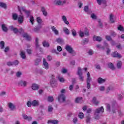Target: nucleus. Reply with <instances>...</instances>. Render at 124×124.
Wrapping results in <instances>:
<instances>
[{"instance_id":"1","label":"nucleus","mask_w":124,"mask_h":124,"mask_svg":"<svg viewBox=\"0 0 124 124\" xmlns=\"http://www.w3.org/2000/svg\"><path fill=\"white\" fill-rule=\"evenodd\" d=\"M104 112V108H103V107L97 108L94 112V118L95 120H98V119H99V114H100V113H103Z\"/></svg>"},{"instance_id":"2","label":"nucleus","mask_w":124,"mask_h":124,"mask_svg":"<svg viewBox=\"0 0 124 124\" xmlns=\"http://www.w3.org/2000/svg\"><path fill=\"white\" fill-rule=\"evenodd\" d=\"M58 99L60 103H64L66 101V97L63 93H61L58 95Z\"/></svg>"},{"instance_id":"3","label":"nucleus","mask_w":124,"mask_h":124,"mask_svg":"<svg viewBox=\"0 0 124 124\" xmlns=\"http://www.w3.org/2000/svg\"><path fill=\"white\" fill-rule=\"evenodd\" d=\"M17 8L18 9V11H19L21 14H22V11H23V12H25V13L27 15V17L30 16V11L26 10V8L25 7H20V6H18Z\"/></svg>"},{"instance_id":"4","label":"nucleus","mask_w":124,"mask_h":124,"mask_svg":"<svg viewBox=\"0 0 124 124\" xmlns=\"http://www.w3.org/2000/svg\"><path fill=\"white\" fill-rule=\"evenodd\" d=\"M65 49L67 52H68V53L71 54L72 56H75V55H76L75 51L73 50V49L69 45L66 46Z\"/></svg>"},{"instance_id":"5","label":"nucleus","mask_w":124,"mask_h":124,"mask_svg":"<svg viewBox=\"0 0 124 124\" xmlns=\"http://www.w3.org/2000/svg\"><path fill=\"white\" fill-rule=\"evenodd\" d=\"M77 74L79 76V79L81 82H83L84 81V77H83V73H82V69L81 67H78V71L77 72Z\"/></svg>"},{"instance_id":"6","label":"nucleus","mask_w":124,"mask_h":124,"mask_svg":"<svg viewBox=\"0 0 124 124\" xmlns=\"http://www.w3.org/2000/svg\"><path fill=\"white\" fill-rule=\"evenodd\" d=\"M54 2L56 5H63L65 4L66 1L65 0H55Z\"/></svg>"},{"instance_id":"7","label":"nucleus","mask_w":124,"mask_h":124,"mask_svg":"<svg viewBox=\"0 0 124 124\" xmlns=\"http://www.w3.org/2000/svg\"><path fill=\"white\" fill-rule=\"evenodd\" d=\"M18 85L21 86V87H27V85H28V82L26 81L21 80L18 82Z\"/></svg>"},{"instance_id":"8","label":"nucleus","mask_w":124,"mask_h":124,"mask_svg":"<svg viewBox=\"0 0 124 124\" xmlns=\"http://www.w3.org/2000/svg\"><path fill=\"white\" fill-rule=\"evenodd\" d=\"M23 36L24 38H26V40L28 41H31V37L27 33L23 34Z\"/></svg>"},{"instance_id":"9","label":"nucleus","mask_w":124,"mask_h":124,"mask_svg":"<svg viewBox=\"0 0 124 124\" xmlns=\"http://www.w3.org/2000/svg\"><path fill=\"white\" fill-rule=\"evenodd\" d=\"M111 55L113 58H119V59L122 58V55H121V54H120V53H118L117 51L112 53Z\"/></svg>"},{"instance_id":"10","label":"nucleus","mask_w":124,"mask_h":124,"mask_svg":"<svg viewBox=\"0 0 124 124\" xmlns=\"http://www.w3.org/2000/svg\"><path fill=\"white\" fill-rule=\"evenodd\" d=\"M43 63L45 68L46 69H49V64L47 63V61H46V60L44 58L43 59Z\"/></svg>"},{"instance_id":"11","label":"nucleus","mask_w":124,"mask_h":124,"mask_svg":"<svg viewBox=\"0 0 124 124\" xmlns=\"http://www.w3.org/2000/svg\"><path fill=\"white\" fill-rule=\"evenodd\" d=\"M83 101L84 100L83 99V97H78L76 98L75 99L76 103H83Z\"/></svg>"},{"instance_id":"12","label":"nucleus","mask_w":124,"mask_h":124,"mask_svg":"<svg viewBox=\"0 0 124 124\" xmlns=\"http://www.w3.org/2000/svg\"><path fill=\"white\" fill-rule=\"evenodd\" d=\"M51 29L56 35H59V31L55 26H51Z\"/></svg>"},{"instance_id":"13","label":"nucleus","mask_w":124,"mask_h":124,"mask_svg":"<svg viewBox=\"0 0 124 124\" xmlns=\"http://www.w3.org/2000/svg\"><path fill=\"white\" fill-rule=\"evenodd\" d=\"M93 41H98L99 42H100L102 40V38L99 36L94 35L93 36Z\"/></svg>"},{"instance_id":"14","label":"nucleus","mask_w":124,"mask_h":124,"mask_svg":"<svg viewBox=\"0 0 124 124\" xmlns=\"http://www.w3.org/2000/svg\"><path fill=\"white\" fill-rule=\"evenodd\" d=\"M31 89L32 90H33V91H37V90L39 89V85L35 83L32 84L31 86Z\"/></svg>"},{"instance_id":"15","label":"nucleus","mask_w":124,"mask_h":124,"mask_svg":"<svg viewBox=\"0 0 124 124\" xmlns=\"http://www.w3.org/2000/svg\"><path fill=\"white\" fill-rule=\"evenodd\" d=\"M97 82L98 84H103V83H105V82H106V79L99 78L97 79Z\"/></svg>"},{"instance_id":"16","label":"nucleus","mask_w":124,"mask_h":124,"mask_svg":"<svg viewBox=\"0 0 124 124\" xmlns=\"http://www.w3.org/2000/svg\"><path fill=\"white\" fill-rule=\"evenodd\" d=\"M108 68H110V69H111V70H115L116 69L115 68V66H114V64L112 62H109L108 64Z\"/></svg>"},{"instance_id":"17","label":"nucleus","mask_w":124,"mask_h":124,"mask_svg":"<svg viewBox=\"0 0 124 124\" xmlns=\"http://www.w3.org/2000/svg\"><path fill=\"white\" fill-rule=\"evenodd\" d=\"M1 29L3 31H4L5 32H7L8 31V28H7L6 25L4 24L1 25Z\"/></svg>"},{"instance_id":"18","label":"nucleus","mask_w":124,"mask_h":124,"mask_svg":"<svg viewBox=\"0 0 124 124\" xmlns=\"http://www.w3.org/2000/svg\"><path fill=\"white\" fill-rule=\"evenodd\" d=\"M32 106L36 107L39 105V102L36 100H33L31 102Z\"/></svg>"},{"instance_id":"19","label":"nucleus","mask_w":124,"mask_h":124,"mask_svg":"<svg viewBox=\"0 0 124 124\" xmlns=\"http://www.w3.org/2000/svg\"><path fill=\"white\" fill-rule=\"evenodd\" d=\"M63 31L65 34H66L67 35H69V34H70V31L66 27H64L63 29Z\"/></svg>"},{"instance_id":"20","label":"nucleus","mask_w":124,"mask_h":124,"mask_svg":"<svg viewBox=\"0 0 124 124\" xmlns=\"http://www.w3.org/2000/svg\"><path fill=\"white\" fill-rule=\"evenodd\" d=\"M8 107L12 111H13V110L15 109V105H14V104H13L12 103H8Z\"/></svg>"},{"instance_id":"21","label":"nucleus","mask_w":124,"mask_h":124,"mask_svg":"<svg viewBox=\"0 0 124 124\" xmlns=\"http://www.w3.org/2000/svg\"><path fill=\"white\" fill-rule=\"evenodd\" d=\"M89 38H85L82 41L81 44L83 46L86 45V44H88V43H89Z\"/></svg>"},{"instance_id":"22","label":"nucleus","mask_w":124,"mask_h":124,"mask_svg":"<svg viewBox=\"0 0 124 124\" xmlns=\"http://www.w3.org/2000/svg\"><path fill=\"white\" fill-rule=\"evenodd\" d=\"M47 124H59V121L53 120H48L47 122Z\"/></svg>"},{"instance_id":"23","label":"nucleus","mask_w":124,"mask_h":124,"mask_svg":"<svg viewBox=\"0 0 124 124\" xmlns=\"http://www.w3.org/2000/svg\"><path fill=\"white\" fill-rule=\"evenodd\" d=\"M42 27L41 26H38L34 27L33 29V31L35 32H38L39 31H40V29H41Z\"/></svg>"},{"instance_id":"24","label":"nucleus","mask_w":124,"mask_h":124,"mask_svg":"<svg viewBox=\"0 0 124 124\" xmlns=\"http://www.w3.org/2000/svg\"><path fill=\"white\" fill-rule=\"evenodd\" d=\"M10 29L12 31H13L14 33L16 34V33H17L18 32H19V30H18V29L16 28H14V27H13V26H10Z\"/></svg>"},{"instance_id":"25","label":"nucleus","mask_w":124,"mask_h":124,"mask_svg":"<svg viewBox=\"0 0 124 124\" xmlns=\"http://www.w3.org/2000/svg\"><path fill=\"white\" fill-rule=\"evenodd\" d=\"M62 19L63 22H64V23L66 24V25H69V22L67 21V19H66V16H62Z\"/></svg>"},{"instance_id":"26","label":"nucleus","mask_w":124,"mask_h":124,"mask_svg":"<svg viewBox=\"0 0 124 124\" xmlns=\"http://www.w3.org/2000/svg\"><path fill=\"white\" fill-rule=\"evenodd\" d=\"M41 11L44 16H47L48 14L47 13V11H46V10L45 9V8L44 7H41Z\"/></svg>"},{"instance_id":"27","label":"nucleus","mask_w":124,"mask_h":124,"mask_svg":"<svg viewBox=\"0 0 124 124\" xmlns=\"http://www.w3.org/2000/svg\"><path fill=\"white\" fill-rule=\"evenodd\" d=\"M92 102L95 105H98V104L99 103V101H98L97 100H96V98L95 97H94L93 98Z\"/></svg>"},{"instance_id":"28","label":"nucleus","mask_w":124,"mask_h":124,"mask_svg":"<svg viewBox=\"0 0 124 124\" xmlns=\"http://www.w3.org/2000/svg\"><path fill=\"white\" fill-rule=\"evenodd\" d=\"M56 41L57 43H59V44H63V40L61 38L56 39Z\"/></svg>"},{"instance_id":"29","label":"nucleus","mask_w":124,"mask_h":124,"mask_svg":"<svg viewBox=\"0 0 124 124\" xmlns=\"http://www.w3.org/2000/svg\"><path fill=\"white\" fill-rule=\"evenodd\" d=\"M18 21L19 24H22L24 22V17L22 16H19L18 17Z\"/></svg>"},{"instance_id":"30","label":"nucleus","mask_w":124,"mask_h":124,"mask_svg":"<svg viewBox=\"0 0 124 124\" xmlns=\"http://www.w3.org/2000/svg\"><path fill=\"white\" fill-rule=\"evenodd\" d=\"M43 46H44V47H49L50 46V44H49L48 42H47L46 41H44L42 43Z\"/></svg>"},{"instance_id":"31","label":"nucleus","mask_w":124,"mask_h":124,"mask_svg":"<svg viewBox=\"0 0 124 124\" xmlns=\"http://www.w3.org/2000/svg\"><path fill=\"white\" fill-rule=\"evenodd\" d=\"M109 20L111 23H115V19H114V15L111 14L109 16Z\"/></svg>"},{"instance_id":"32","label":"nucleus","mask_w":124,"mask_h":124,"mask_svg":"<svg viewBox=\"0 0 124 124\" xmlns=\"http://www.w3.org/2000/svg\"><path fill=\"white\" fill-rule=\"evenodd\" d=\"M36 49H39L40 52H43L42 48L40 47V46L38 43H35Z\"/></svg>"},{"instance_id":"33","label":"nucleus","mask_w":124,"mask_h":124,"mask_svg":"<svg viewBox=\"0 0 124 124\" xmlns=\"http://www.w3.org/2000/svg\"><path fill=\"white\" fill-rule=\"evenodd\" d=\"M36 20L38 25H40L42 24V19L40 17H37Z\"/></svg>"},{"instance_id":"34","label":"nucleus","mask_w":124,"mask_h":124,"mask_svg":"<svg viewBox=\"0 0 124 124\" xmlns=\"http://www.w3.org/2000/svg\"><path fill=\"white\" fill-rule=\"evenodd\" d=\"M20 56L22 58V59H23L24 60H25V59H26V54L25 53V52L23 51H21L20 53Z\"/></svg>"},{"instance_id":"35","label":"nucleus","mask_w":124,"mask_h":124,"mask_svg":"<svg viewBox=\"0 0 124 124\" xmlns=\"http://www.w3.org/2000/svg\"><path fill=\"white\" fill-rule=\"evenodd\" d=\"M78 34L80 37H84L85 35V33L83 32V31H82V30H80L78 31Z\"/></svg>"},{"instance_id":"36","label":"nucleus","mask_w":124,"mask_h":124,"mask_svg":"<svg viewBox=\"0 0 124 124\" xmlns=\"http://www.w3.org/2000/svg\"><path fill=\"white\" fill-rule=\"evenodd\" d=\"M0 6L3 8H4L5 9H6L7 6L5 3L0 2Z\"/></svg>"},{"instance_id":"37","label":"nucleus","mask_w":124,"mask_h":124,"mask_svg":"<svg viewBox=\"0 0 124 124\" xmlns=\"http://www.w3.org/2000/svg\"><path fill=\"white\" fill-rule=\"evenodd\" d=\"M84 34L87 36H89L90 35V33H89V30L88 29L85 28L84 30Z\"/></svg>"},{"instance_id":"38","label":"nucleus","mask_w":124,"mask_h":124,"mask_svg":"<svg viewBox=\"0 0 124 124\" xmlns=\"http://www.w3.org/2000/svg\"><path fill=\"white\" fill-rule=\"evenodd\" d=\"M122 62L121 61H119L118 62L117 64V67L118 69H121V67H122Z\"/></svg>"},{"instance_id":"39","label":"nucleus","mask_w":124,"mask_h":124,"mask_svg":"<svg viewBox=\"0 0 124 124\" xmlns=\"http://www.w3.org/2000/svg\"><path fill=\"white\" fill-rule=\"evenodd\" d=\"M47 101L49 102H53L54 101V97L52 96H48L47 98Z\"/></svg>"},{"instance_id":"40","label":"nucleus","mask_w":124,"mask_h":124,"mask_svg":"<svg viewBox=\"0 0 124 124\" xmlns=\"http://www.w3.org/2000/svg\"><path fill=\"white\" fill-rule=\"evenodd\" d=\"M4 42L3 41H1L0 42V49H3L4 48Z\"/></svg>"},{"instance_id":"41","label":"nucleus","mask_w":124,"mask_h":124,"mask_svg":"<svg viewBox=\"0 0 124 124\" xmlns=\"http://www.w3.org/2000/svg\"><path fill=\"white\" fill-rule=\"evenodd\" d=\"M13 19L14 20H17V19H18V15L17 14H13Z\"/></svg>"},{"instance_id":"42","label":"nucleus","mask_w":124,"mask_h":124,"mask_svg":"<svg viewBox=\"0 0 124 124\" xmlns=\"http://www.w3.org/2000/svg\"><path fill=\"white\" fill-rule=\"evenodd\" d=\"M41 60L40 59H37L35 61V65H38V64H39V62H41Z\"/></svg>"},{"instance_id":"43","label":"nucleus","mask_w":124,"mask_h":124,"mask_svg":"<svg viewBox=\"0 0 124 124\" xmlns=\"http://www.w3.org/2000/svg\"><path fill=\"white\" fill-rule=\"evenodd\" d=\"M18 64H19V62H18L17 60H16L13 62V66H16V65H18Z\"/></svg>"},{"instance_id":"44","label":"nucleus","mask_w":124,"mask_h":124,"mask_svg":"<svg viewBox=\"0 0 124 124\" xmlns=\"http://www.w3.org/2000/svg\"><path fill=\"white\" fill-rule=\"evenodd\" d=\"M84 10L85 12H86L87 13H88L89 11H90V9H89V6H85Z\"/></svg>"},{"instance_id":"45","label":"nucleus","mask_w":124,"mask_h":124,"mask_svg":"<svg viewBox=\"0 0 124 124\" xmlns=\"http://www.w3.org/2000/svg\"><path fill=\"white\" fill-rule=\"evenodd\" d=\"M72 34L73 35V36H76L77 34V32H76V30L73 29L72 30Z\"/></svg>"},{"instance_id":"46","label":"nucleus","mask_w":124,"mask_h":124,"mask_svg":"<svg viewBox=\"0 0 124 124\" xmlns=\"http://www.w3.org/2000/svg\"><path fill=\"white\" fill-rule=\"evenodd\" d=\"M73 116H74V114H73V113L71 112H69L67 114V117H68V118H71V117H72Z\"/></svg>"},{"instance_id":"47","label":"nucleus","mask_w":124,"mask_h":124,"mask_svg":"<svg viewBox=\"0 0 124 124\" xmlns=\"http://www.w3.org/2000/svg\"><path fill=\"white\" fill-rule=\"evenodd\" d=\"M30 22L32 24V25H33V22H34V18H33V16H30Z\"/></svg>"},{"instance_id":"48","label":"nucleus","mask_w":124,"mask_h":124,"mask_svg":"<svg viewBox=\"0 0 124 124\" xmlns=\"http://www.w3.org/2000/svg\"><path fill=\"white\" fill-rule=\"evenodd\" d=\"M94 66L95 67V68H96V69H98V70H100V69H101V67H100V65L98 64H95Z\"/></svg>"},{"instance_id":"49","label":"nucleus","mask_w":124,"mask_h":124,"mask_svg":"<svg viewBox=\"0 0 124 124\" xmlns=\"http://www.w3.org/2000/svg\"><path fill=\"white\" fill-rule=\"evenodd\" d=\"M78 117L79 118V119H83L84 118V113H83L82 112H80L78 114Z\"/></svg>"},{"instance_id":"50","label":"nucleus","mask_w":124,"mask_h":124,"mask_svg":"<svg viewBox=\"0 0 124 124\" xmlns=\"http://www.w3.org/2000/svg\"><path fill=\"white\" fill-rule=\"evenodd\" d=\"M96 47L98 49H103V50H104V46H101V45H96Z\"/></svg>"},{"instance_id":"51","label":"nucleus","mask_w":124,"mask_h":124,"mask_svg":"<svg viewBox=\"0 0 124 124\" xmlns=\"http://www.w3.org/2000/svg\"><path fill=\"white\" fill-rule=\"evenodd\" d=\"M106 39H107V40H108V41H111V40H112V38H111V36H110L109 35H106Z\"/></svg>"},{"instance_id":"52","label":"nucleus","mask_w":124,"mask_h":124,"mask_svg":"<svg viewBox=\"0 0 124 124\" xmlns=\"http://www.w3.org/2000/svg\"><path fill=\"white\" fill-rule=\"evenodd\" d=\"M99 90L101 92H104V91H105V87L104 86H100Z\"/></svg>"},{"instance_id":"53","label":"nucleus","mask_w":124,"mask_h":124,"mask_svg":"<svg viewBox=\"0 0 124 124\" xmlns=\"http://www.w3.org/2000/svg\"><path fill=\"white\" fill-rule=\"evenodd\" d=\"M118 30L119 31H124V28L122 26H119L118 28Z\"/></svg>"},{"instance_id":"54","label":"nucleus","mask_w":124,"mask_h":124,"mask_svg":"<svg viewBox=\"0 0 124 124\" xmlns=\"http://www.w3.org/2000/svg\"><path fill=\"white\" fill-rule=\"evenodd\" d=\"M91 18L93 19V20H96V16L94 14H92L91 15Z\"/></svg>"},{"instance_id":"55","label":"nucleus","mask_w":124,"mask_h":124,"mask_svg":"<svg viewBox=\"0 0 124 124\" xmlns=\"http://www.w3.org/2000/svg\"><path fill=\"white\" fill-rule=\"evenodd\" d=\"M111 110V107H110V105L107 104V111L110 112Z\"/></svg>"},{"instance_id":"56","label":"nucleus","mask_w":124,"mask_h":124,"mask_svg":"<svg viewBox=\"0 0 124 124\" xmlns=\"http://www.w3.org/2000/svg\"><path fill=\"white\" fill-rule=\"evenodd\" d=\"M57 49L58 52H62V48L61 46H58L57 47Z\"/></svg>"},{"instance_id":"57","label":"nucleus","mask_w":124,"mask_h":124,"mask_svg":"<svg viewBox=\"0 0 124 124\" xmlns=\"http://www.w3.org/2000/svg\"><path fill=\"white\" fill-rule=\"evenodd\" d=\"M90 121H91V117L87 116L86 117V123H87V124H90Z\"/></svg>"},{"instance_id":"58","label":"nucleus","mask_w":124,"mask_h":124,"mask_svg":"<svg viewBox=\"0 0 124 124\" xmlns=\"http://www.w3.org/2000/svg\"><path fill=\"white\" fill-rule=\"evenodd\" d=\"M57 81H56V79H51L50 80V84L51 85H54V84H56Z\"/></svg>"},{"instance_id":"59","label":"nucleus","mask_w":124,"mask_h":124,"mask_svg":"<svg viewBox=\"0 0 124 124\" xmlns=\"http://www.w3.org/2000/svg\"><path fill=\"white\" fill-rule=\"evenodd\" d=\"M53 111V107L51 106L48 107V112H52Z\"/></svg>"},{"instance_id":"60","label":"nucleus","mask_w":124,"mask_h":124,"mask_svg":"<svg viewBox=\"0 0 124 124\" xmlns=\"http://www.w3.org/2000/svg\"><path fill=\"white\" fill-rule=\"evenodd\" d=\"M23 74V73L22 72H17L16 73V77H21V75Z\"/></svg>"},{"instance_id":"61","label":"nucleus","mask_w":124,"mask_h":124,"mask_svg":"<svg viewBox=\"0 0 124 124\" xmlns=\"http://www.w3.org/2000/svg\"><path fill=\"white\" fill-rule=\"evenodd\" d=\"M58 79L60 82H61V83H63V82H64V78H63L59 77Z\"/></svg>"},{"instance_id":"62","label":"nucleus","mask_w":124,"mask_h":124,"mask_svg":"<svg viewBox=\"0 0 124 124\" xmlns=\"http://www.w3.org/2000/svg\"><path fill=\"white\" fill-rule=\"evenodd\" d=\"M96 0L98 4H99V5H101V3L103 2V1H104L105 0Z\"/></svg>"},{"instance_id":"63","label":"nucleus","mask_w":124,"mask_h":124,"mask_svg":"<svg viewBox=\"0 0 124 124\" xmlns=\"http://www.w3.org/2000/svg\"><path fill=\"white\" fill-rule=\"evenodd\" d=\"M7 65L8 66H13V62H7Z\"/></svg>"},{"instance_id":"64","label":"nucleus","mask_w":124,"mask_h":124,"mask_svg":"<svg viewBox=\"0 0 124 124\" xmlns=\"http://www.w3.org/2000/svg\"><path fill=\"white\" fill-rule=\"evenodd\" d=\"M51 53H55V54H56V55H59V54H60V53L59 52H58L57 51V50H56V49H52V50H51Z\"/></svg>"}]
</instances>
